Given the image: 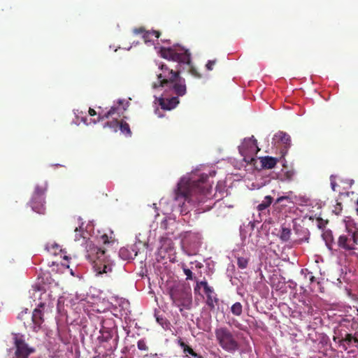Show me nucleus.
<instances>
[{"instance_id": "nucleus-27", "label": "nucleus", "mask_w": 358, "mask_h": 358, "mask_svg": "<svg viewBox=\"0 0 358 358\" xmlns=\"http://www.w3.org/2000/svg\"><path fill=\"white\" fill-rule=\"evenodd\" d=\"M291 236V230L288 228H282L280 234V239L283 241H287Z\"/></svg>"}, {"instance_id": "nucleus-56", "label": "nucleus", "mask_w": 358, "mask_h": 358, "mask_svg": "<svg viewBox=\"0 0 358 358\" xmlns=\"http://www.w3.org/2000/svg\"><path fill=\"white\" fill-rule=\"evenodd\" d=\"M357 205H358V199H357Z\"/></svg>"}, {"instance_id": "nucleus-31", "label": "nucleus", "mask_w": 358, "mask_h": 358, "mask_svg": "<svg viewBox=\"0 0 358 358\" xmlns=\"http://www.w3.org/2000/svg\"><path fill=\"white\" fill-rule=\"evenodd\" d=\"M294 175H295V171L293 169L286 171L284 173L285 178L288 180H293Z\"/></svg>"}, {"instance_id": "nucleus-24", "label": "nucleus", "mask_w": 358, "mask_h": 358, "mask_svg": "<svg viewBox=\"0 0 358 358\" xmlns=\"http://www.w3.org/2000/svg\"><path fill=\"white\" fill-rule=\"evenodd\" d=\"M120 257L124 260H128L133 258L132 253H131L127 248H122L119 251Z\"/></svg>"}, {"instance_id": "nucleus-14", "label": "nucleus", "mask_w": 358, "mask_h": 358, "mask_svg": "<svg viewBox=\"0 0 358 358\" xmlns=\"http://www.w3.org/2000/svg\"><path fill=\"white\" fill-rule=\"evenodd\" d=\"M340 345H342L344 350L350 347H356L358 348V334L352 335V334H345L339 341Z\"/></svg>"}, {"instance_id": "nucleus-50", "label": "nucleus", "mask_w": 358, "mask_h": 358, "mask_svg": "<svg viewBox=\"0 0 358 358\" xmlns=\"http://www.w3.org/2000/svg\"><path fill=\"white\" fill-rule=\"evenodd\" d=\"M150 356H151L152 357H158V355H157V353L153 354V355H152V354H151V355H150Z\"/></svg>"}, {"instance_id": "nucleus-11", "label": "nucleus", "mask_w": 358, "mask_h": 358, "mask_svg": "<svg viewBox=\"0 0 358 358\" xmlns=\"http://www.w3.org/2000/svg\"><path fill=\"white\" fill-rule=\"evenodd\" d=\"M335 245L338 249L344 250L345 251L350 252L355 250V245L352 243V239H351V234L350 233L339 236Z\"/></svg>"}, {"instance_id": "nucleus-36", "label": "nucleus", "mask_w": 358, "mask_h": 358, "mask_svg": "<svg viewBox=\"0 0 358 358\" xmlns=\"http://www.w3.org/2000/svg\"><path fill=\"white\" fill-rule=\"evenodd\" d=\"M189 73L196 77V78H201V76L197 72V71L196 70V69L194 67H193L192 66H190V69H189Z\"/></svg>"}, {"instance_id": "nucleus-55", "label": "nucleus", "mask_w": 358, "mask_h": 358, "mask_svg": "<svg viewBox=\"0 0 358 358\" xmlns=\"http://www.w3.org/2000/svg\"><path fill=\"white\" fill-rule=\"evenodd\" d=\"M302 242V240L299 241V243H301Z\"/></svg>"}, {"instance_id": "nucleus-26", "label": "nucleus", "mask_w": 358, "mask_h": 358, "mask_svg": "<svg viewBox=\"0 0 358 358\" xmlns=\"http://www.w3.org/2000/svg\"><path fill=\"white\" fill-rule=\"evenodd\" d=\"M248 262L249 259L246 257H240L237 259L238 266L241 269L245 268L248 266Z\"/></svg>"}, {"instance_id": "nucleus-44", "label": "nucleus", "mask_w": 358, "mask_h": 358, "mask_svg": "<svg viewBox=\"0 0 358 358\" xmlns=\"http://www.w3.org/2000/svg\"><path fill=\"white\" fill-rule=\"evenodd\" d=\"M88 113L90 116H95L96 115V112L91 108H89Z\"/></svg>"}, {"instance_id": "nucleus-1", "label": "nucleus", "mask_w": 358, "mask_h": 358, "mask_svg": "<svg viewBox=\"0 0 358 358\" xmlns=\"http://www.w3.org/2000/svg\"><path fill=\"white\" fill-rule=\"evenodd\" d=\"M207 176L201 177L198 180L182 179L178 184L176 191V200L180 199L187 202L204 203L206 199H210L211 187L206 182Z\"/></svg>"}, {"instance_id": "nucleus-32", "label": "nucleus", "mask_w": 358, "mask_h": 358, "mask_svg": "<svg viewBox=\"0 0 358 358\" xmlns=\"http://www.w3.org/2000/svg\"><path fill=\"white\" fill-rule=\"evenodd\" d=\"M137 347L140 350H148V347L144 340H139L137 343Z\"/></svg>"}, {"instance_id": "nucleus-22", "label": "nucleus", "mask_w": 358, "mask_h": 358, "mask_svg": "<svg viewBox=\"0 0 358 358\" xmlns=\"http://www.w3.org/2000/svg\"><path fill=\"white\" fill-rule=\"evenodd\" d=\"M273 197L271 196H266L264 201L257 206V208L258 211H263L270 206L273 201Z\"/></svg>"}, {"instance_id": "nucleus-10", "label": "nucleus", "mask_w": 358, "mask_h": 358, "mask_svg": "<svg viewBox=\"0 0 358 358\" xmlns=\"http://www.w3.org/2000/svg\"><path fill=\"white\" fill-rule=\"evenodd\" d=\"M45 308V303H40L37 307L33 310L31 320L33 326L31 327L33 331L38 332L44 322L43 310Z\"/></svg>"}, {"instance_id": "nucleus-17", "label": "nucleus", "mask_w": 358, "mask_h": 358, "mask_svg": "<svg viewBox=\"0 0 358 358\" xmlns=\"http://www.w3.org/2000/svg\"><path fill=\"white\" fill-rule=\"evenodd\" d=\"M178 344L182 349L183 353L188 358H203L201 355L196 352L189 345L182 340L178 341Z\"/></svg>"}, {"instance_id": "nucleus-19", "label": "nucleus", "mask_w": 358, "mask_h": 358, "mask_svg": "<svg viewBox=\"0 0 358 358\" xmlns=\"http://www.w3.org/2000/svg\"><path fill=\"white\" fill-rule=\"evenodd\" d=\"M124 111L122 110V109L117 106H113L110 108V109L106 113L103 115L99 114L98 120L99 121H103V120L106 118H109L110 117H112L113 115L117 114L118 116H120V114H122Z\"/></svg>"}, {"instance_id": "nucleus-46", "label": "nucleus", "mask_w": 358, "mask_h": 358, "mask_svg": "<svg viewBox=\"0 0 358 358\" xmlns=\"http://www.w3.org/2000/svg\"><path fill=\"white\" fill-rule=\"evenodd\" d=\"M200 286H199V281H196V285L194 287V292H199V290L200 289Z\"/></svg>"}, {"instance_id": "nucleus-30", "label": "nucleus", "mask_w": 358, "mask_h": 358, "mask_svg": "<svg viewBox=\"0 0 358 358\" xmlns=\"http://www.w3.org/2000/svg\"><path fill=\"white\" fill-rule=\"evenodd\" d=\"M217 299L215 297H213V296H208L206 303L210 308H214L215 303L214 302H217Z\"/></svg>"}, {"instance_id": "nucleus-28", "label": "nucleus", "mask_w": 358, "mask_h": 358, "mask_svg": "<svg viewBox=\"0 0 358 358\" xmlns=\"http://www.w3.org/2000/svg\"><path fill=\"white\" fill-rule=\"evenodd\" d=\"M351 239L355 245V250H358V228H356L351 234Z\"/></svg>"}, {"instance_id": "nucleus-5", "label": "nucleus", "mask_w": 358, "mask_h": 358, "mask_svg": "<svg viewBox=\"0 0 358 358\" xmlns=\"http://www.w3.org/2000/svg\"><path fill=\"white\" fill-rule=\"evenodd\" d=\"M159 52L162 57L168 60L188 65L191 64L190 52L188 50L180 45L171 48H161Z\"/></svg>"}, {"instance_id": "nucleus-2", "label": "nucleus", "mask_w": 358, "mask_h": 358, "mask_svg": "<svg viewBox=\"0 0 358 358\" xmlns=\"http://www.w3.org/2000/svg\"><path fill=\"white\" fill-rule=\"evenodd\" d=\"M86 257L98 273H107L112 271L111 260L106 255L104 250L94 245H88Z\"/></svg>"}, {"instance_id": "nucleus-23", "label": "nucleus", "mask_w": 358, "mask_h": 358, "mask_svg": "<svg viewBox=\"0 0 358 358\" xmlns=\"http://www.w3.org/2000/svg\"><path fill=\"white\" fill-rule=\"evenodd\" d=\"M231 311L236 316H241L243 313V306L240 302H236L231 307Z\"/></svg>"}, {"instance_id": "nucleus-8", "label": "nucleus", "mask_w": 358, "mask_h": 358, "mask_svg": "<svg viewBox=\"0 0 358 358\" xmlns=\"http://www.w3.org/2000/svg\"><path fill=\"white\" fill-rule=\"evenodd\" d=\"M13 344L15 348V357H29L35 352V349L29 347L25 341L24 336L20 333L12 334Z\"/></svg>"}, {"instance_id": "nucleus-9", "label": "nucleus", "mask_w": 358, "mask_h": 358, "mask_svg": "<svg viewBox=\"0 0 358 358\" xmlns=\"http://www.w3.org/2000/svg\"><path fill=\"white\" fill-rule=\"evenodd\" d=\"M166 87L169 88L173 94L178 96H182L187 92V87L185 78L180 76V74L177 76V78H174L173 81L170 82Z\"/></svg>"}, {"instance_id": "nucleus-49", "label": "nucleus", "mask_w": 358, "mask_h": 358, "mask_svg": "<svg viewBox=\"0 0 358 358\" xmlns=\"http://www.w3.org/2000/svg\"><path fill=\"white\" fill-rule=\"evenodd\" d=\"M81 120H82V122H83L84 123L87 124V117H83Z\"/></svg>"}, {"instance_id": "nucleus-3", "label": "nucleus", "mask_w": 358, "mask_h": 358, "mask_svg": "<svg viewBox=\"0 0 358 358\" xmlns=\"http://www.w3.org/2000/svg\"><path fill=\"white\" fill-rule=\"evenodd\" d=\"M170 297L175 306L180 308L182 312L183 308L190 309L192 296L191 288L185 285H177L172 287L169 290Z\"/></svg>"}, {"instance_id": "nucleus-39", "label": "nucleus", "mask_w": 358, "mask_h": 358, "mask_svg": "<svg viewBox=\"0 0 358 358\" xmlns=\"http://www.w3.org/2000/svg\"><path fill=\"white\" fill-rule=\"evenodd\" d=\"M100 239H101V241L103 244H106V243H110L109 238H108V236L106 234H103V235L101 236Z\"/></svg>"}, {"instance_id": "nucleus-42", "label": "nucleus", "mask_w": 358, "mask_h": 358, "mask_svg": "<svg viewBox=\"0 0 358 358\" xmlns=\"http://www.w3.org/2000/svg\"><path fill=\"white\" fill-rule=\"evenodd\" d=\"M341 210V203H338L336 204V206L335 207V210L334 211H335L336 214H339Z\"/></svg>"}, {"instance_id": "nucleus-45", "label": "nucleus", "mask_w": 358, "mask_h": 358, "mask_svg": "<svg viewBox=\"0 0 358 358\" xmlns=\"http://www.w3.org/2000/svg\"><path fill=\"white\" fill-rule=\"evenodd\" d=\"M166 224H167V221H166V220H164L163 222H162L161 227H163L164 229H166Z\"/></svg>"}, {"instance_id": "nucleus-40", "label": "nucleus", "mask_w": 358, "mask_h": 358, "mask_svg": "<svg viewBox=\"0 0 358 358\" xmlns=\"http://www.w3.org/2000/svg\"><path fill=\"white\" fill-rule=\"evenodd\" d=\"M330 180H331V188L334 191H335V187L336 185V183L335 182V180H334V177L333 176H331L330 177Z\"/></svg>"}, {"instance_id": "nucleus-4", "label": "nucleus", "mask_w": 358, "mask_h": 358, "mask_svg": "<svg viewBox=\"0 0 358 358\" xmlns=\"http://www.w3.org/2000/svg\"><path fill=\"white\" fill-rule=\"evenodd\" d=\"M215 335L219 345L225 351L235 352L239 349V343L232 332L226 327L215 329Z\"/></svg>"}, {"instance_id": "nucleus-47", "label": "nucleus", "mask_w": 358, "mask_h": 358, "mask_svg": "<svg viewBox=\"0 0 358 358\" xmlns=\"http://www.w3.org/2000/svg\"><path fill=\"white\" fill-rule=\"evenodd\" d=\"M166 242H168V245L169 246V248H171L172 247V245H173V242L171 239H168V238H166L164 240Z\"/></svg>"}, {"instance_id": "nucleus-18", "label": "nucleus", "mask_w": 358, "mask_h": 358, "mask_svg": "<svg viewBox=\"0 0 358 358\" xmlns=\"http://www.w3.org/2000/svg\"><path fill=\"white\" fill-rule=\"evenodd\" d=\"M278 159L273 157L266 156L260 158L262 166L264 169H271L274 168L278 162Z\"/></svg>"}, {"instance_id": "nucleus-38", "label": "nucleus", "mask_w": 358, "mask_h": 358, "mask_svg": "<svg viewBox=\"0 0 358 358\" xmlns=\"http://www.w3.org/2000/svg\"><path fill=\"white\" fill-rule=\"evenodd\" d=\"M145 32V29L143 27L136 28L134 29V33H135L136 34L143 35Z\"/></svg>"}, {"instance_id": "nucleus-25", "label": "nucleus", "mask_w": 358, "mask_h": 358, "mask_svg": "<svg viewBox=\"0 0 358 358\" xmlns=\"http://www.w3.org/2000/svg\"><path fill=\"white\" fill-rule=\"evenodd\" d=\"M324 239H325L327 245H328V247L329 248H332L334 245H336L335 243H336V242H335L334 241V238H333V236H332L331 231L330 232L327 231L324 234Z\"/></svg>"}, {"instance_id": "nucleus-13", "label": "nucleus", "mask_w": 358, "mask_h": 358, "mask_svg": "<svg viewBox=\"0 0 358 358\" xmlns=\"http://www.w3.org/2000/svg\"><path fill=\"white\" fill-rule=\"evenodd\" d=\"M273 139L276 141L277 143L282 144L283 148L281 150V153L285 155L291 144L290 136L284 131H278L275 134Z\"/></svg>"}, {"instance_id": "nucleus-52", "label": "nucleus", "mask_w": 358, "mask_h": 358, "mask_svg": "<svg viewBox=\"0 0 358 358\" xmlns=\"http://www.w3.org/2000/svg\"><path fill=\"white\" fill-rule=\"evenodd\" d=\"M16 358H29V357L22 356V357H16Z\"/></svg>"}, {"instance_id": "nucleus-37", "label": "nucleus", "mask_w": 358, "mask_h": 358, "mask_svg": "<svg viewBox=\"0 0 358 358\" xmlns=\"http://www.w3.org/2000/svg\"><path fill=\"white\" fill-rule=\"evenodd\" d=\"M204 292L206 294V296H212V294L214 292L213 288L210 287L209 285L204 289Z\"/></svg>"}, {"instance_id": "nucleus-43", "label": "nucleus", "mask_w": 358, "mask_h": 358, "mask_svg": "<svg viewBox=\"0 0 358 358\" xmlns=\"http://www.w3.org/2000/svg\"><path fill=\"white\" fill-rule=\"evenodd\" d=\"M287 199H289L288 196H280L277 199L276 203H281L282 201L287 200Z\"/></svg>"}, {"instance_id": "nucleus-16", "label": "nucleus", "mask_w": 358, "mask_h": 358, "mask_svg": "<svg viewBox=\"0 0 358 358\" xmlns=\"http://www.w3.org/2000/svg\"><path fill=\"white\" fill-rule=\"evenodd\" d=\"M31 208L34 211L38 214H44L45 211V197L36 199L32 197L30 201Z\"/></svg>"}, {"instance_id": "nucleus-15", "label": "nucleus", "mask_w": 358, "mask_h": 358, "mask_svg": "<svg viewBox=\"0 0 358 358\" xmlns=\"http://www.w3.org/2000/svg\"><path fill=\"white\" fill-rule=\"evenodd\" d=\"M178 103L179 99L178 96H173L171 98L162 97L159 99V104L164 110H172L175 108Z\"/></svg>"}, {"instance_id": "nucleus-20", "label": "nucleus", "mask_w": 358, "mask_h": 358, "mask_svg": "<svg viewBox=\"0 0 358 358\" xmlns=\"http://www.w3.org/2000/svg\"><path fill=\"white\" fill-rule=\"evenodd\" d=\"M46 190H47L46 182H43L41 184H38L35 187L32 197L35 198V199H40L41 197H44Z\"/></svg>"}, {"instance_id": "nucleus-21", "label": "nucleus", "mask_w": 358, "mask_h": 358, "mask_svg": "<svg viewBox=\"0 0 358 358\" xmlns=\"http://www.w3.org/2000/svg\"><path fill=\"white\" fill-rule=\"evenodd\" d=\"M160 34H161L159 31H145L142 37L145 43H148L152 41V36H155L156 38H159Z\"/></svg>"}, {"instance_id": "nucleus-41", "label": "nucleus", "mask_w": 358, "mask_h": 358, "mask_svg": "<svg viewBox=\"0 0 358 358\" xmlns=\"http://www.w3.org/2000/svg\"><path fill=\"white\" fill-rule=\"evenodd\" d=\"M200 287H202L203 289L208 286L206 280L199 281Z\"/></svg>"}, {"instance_id": "nucleus-35", "label": "nucleus", "mask_w": 358, "mask_h": 358, "mask_svg": "<svg viewBox=\"0 0 358 358\" xmlns=\"http://www.w3.org/2000/svg\"><path fill=\"white\" fill-rule=\"evenodd\" d=\"M216 63V60H209L206 65V69L208 70V71H211L213 70V66Z\"/></svg>"}, {"instance_id": "nucleus-51", "label": "nucleus", "mask_w": 358, "mask_h": 358, "mask_svg": "<svg viewBox=\"0 0 358 358\" xmlns=\"http://www.w3.org/2000/svg\"><path fill=\"white\" fill-rule=\"evenodd\" d=\"M132 251L134 252V256L136 257L137 255V252L135 251V250H132Z\"/></svg>"}, {"instance_id": "nucleus-34", "label": "nucleus", "mask_w": 358, "mask_h": 358, "mask_svg": "<svg viewBox=\"0 0 358 358\" xmlns=\"http://www.w3.org/2000/svg\"><path fill=\"white\" fill-rule=\"evenodd\" d=\"M117 103V106H119L122 109V110L124 111L127 109L128 102H125L124 100L120 99L118 100Z\"/></svg>"}, {"instance_id": "nucleus-48", "label": "nucleus", "mask_w": 358, "mask_h": 358, "mask_svg": "<svg viewBox=\"0 0 358 358\" xmlns=\"http://www.w3.org/2000/svg\"><path fill=\"white\" fill-rule=\"evenodd\" d=\"M310 282H315V278L313 275H311L310 277Z\"/></svg>"}, {"instance_id": "nucleus-54", "label": "nucleus", "mask_w": 358, "mask_h": 358, "mask_svg": "<svg viewBox=\"0 0 358 358\" xmlns=\"http://www.w3.org/2000/svg\"><path fill=\"white\" fill-rule=\"evenodd\" d=\"M79 238L77 236V234L76 235V239H78Z\"/></svg>"}, {"instance_id": "nucleus-6", "label": "nucleus", "mask_w": 358, "mask_h": 358, "mask_svg": "<svg viewBox=\"0 0 358 358\" xmlns=\"http://www.w3.org/2000/svg\"><path fill=\"white\" fill-rule=\"evenodd\" d=\"M158 82L154 83L152 87L157 89L159 87H164L168 86L169 83L177 78V76L180 74L179 70L173 71L166 64H158V70L155 71Z\"/></svg>"}, {"instance_id": "nucleus-12", "label": "nucleus", "mask_w": 358, "mask_h": 358, "mask_svg": "<svg viewBox=\"0 0 358 358\" xmlns=\"http://www.w3.org/2000/svg\"><path fill=\"white\" fill-rule=\"evenodd\" d=\"M105 127L113 128L115 131H117V128H120L122 133L124 134L126 136H131V135L129 125L126 122H119L117 119H115L111 122H106Z\"/></svg>"}, {"instance_id": "nucleus-53", "label": "nucleus", "mask_w": 358, "mask_h": 358, "mask_svg": "<svg viewBox=\"0 0 358 358\" xmlns=\"http://www.w3.org/2000/svg\"><path fill=\"white\" fill-rule=\"evenodd\" d=\"M78 231V227H76L75 229V231L77 232Z\"/></svg>"}, {"instance_id": "nucleus-33", "label": "nucleus", "mask_w": 358, "mask_h": 358, "mask_svg": "<svg viewBox=\"0 0 358 358\" xmlns=\"http://www.w3.org/2000/svg\"><path fill=\"white\" fill-rule=\"evenodd\" d=\"M59 245H57V243H52L50 245H48L46 246V249L48 250V251H52L53 253H56L57 252V250L59 249Z\"/></svg>"}, {"instance_id": "nucleus-7", "label": "nucleus", "mask_w": 358, "mask_h": 358, "mask_svg": "<svg viewBox=\"0 0 358 358\" xmlns=\"http://www.w3.org/2000/svg\"><path fill=\"white\" fill-rule=\"evenodd\" d=\"M259 151L257 146V140L253 138L245 139L242 145L239 147V152L243 157L245 162L251 163L255 161V157Z\"/></svg>"}, {"instance_id": "nucleus-29", "label": "nucleus", "mask_w": 358, "mask_h": 358, "mask_svg": "<svg viewBox=\"0 0 358 358\" xmlns=\"http://www.w3.org/2000/svg\"><path fill=\"white\" fill-rule=\"evenodd\" d=\"M182 270H183V272L186 275V280H192L193 279V273L191 271L190 269H189L188 268H187L185 266V265H182Z\"/></svg>"}]
</instances>
